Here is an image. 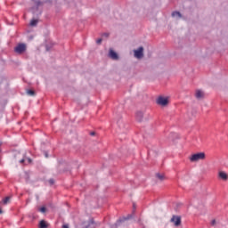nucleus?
<instances>
[{
    "mask_svg": "<svg viewBox=\"0 0 228 228\" xmlns=\"http://www.w3.org/2000/svg\"><path fill=\"white\" fill-rule=\"evenodd\" d=\"M102 39L99 38L98 40H96V44H102Z\"/></svg>",
    "mask_w": 228,
    "mask_h": 228,
    "instance_id": "nucleus-18",
    "label": "nucleus"
},
{
    "mask_svg": "<svg viewBox=\"0 0 228 228\" xmlns=\"http://www.w3.org/2000/svg\"><path fill=\"white\" fill-rule=\"evenodd\" d=\"M135 58H138V60L143 58V48L142 46L139 47L137 50L134 51Z\"/></svg>",
    "mask_w": 228,
    "mask_h": 228,
    "instance_id": "nucleus-5",
    "label": "nucleus"
},
{
    "mask_svg": "<svg viewBox=\"0 0 228 228\" xmlns=\"http://www.w3.org/2000/svg\"><path fill=\"white\" fill-rule=\"evenodd\" d=\"M206 159V153L204 152H198L195 154H192L190 157V161H191V163H197V161H202Z\"/></svg>",
    "mask_w": 228,
    "mask_h": 228,
    "instance_id": "nucleus-1",
    "label": "nucleus"
},
{
    "mask_svg": "<svg viewBox=\"0 0 228 228\" xmlns=\"http://www.w3.org/2000/svg\"><path fill=\"white\" fill-rule=\"evenodd\" d=\"M0 215H3V209L0 208Z\"/></svg>",
    "mask_w": 228,
    "mask_h": 228,
    "instance_id": "nucleus-25",
    "label": "nucleus"
},
{
    "mask_svg": "<svg viewBox=\"0 0 228 228\" xmlns=\"http://www.w3.org/2000/svg\"><path fill=\"white\" fill-rule=\"evenodd\" d=\"M49 183H50V184H54V180L50 179V180H49Z\"/></svg>",
    "mask_w": 228,
    "mask_h": 228,
    "instance_id": "nucleus-20",
    "label": "nucleus"
},
{
    "mask_svg": "<svg viewBox=\"0 0 228 228\" xmlns=\"http://www.w3.org/2000/svg\"><path fill=\"white\" fill-rule=\"evenodd\" d=\"M40 213H45L46 209L45 207H43L39 209Z\"/></svg>",
    "mask_w": 228,
    "mask_h": 228,
    "instance_id": "nucleus-16",
    "label": "nucleus"
},
{
    "mask_svg": "<svg viewBox=\"0 0 228 228\" xmlns=\"http://www.w3.org/2000/svg\"><path fill=\"white\" fill-rule=\"evenodd\" d=\"M91 135H92V136H94V135H95V132H92V133H91Z\"/></svg>",
    "mask_w": 228,
    "mask_h": 228,
    "instance_id": "nucleus-22",
    "label": "nucleus"
},
{
    "mask_svg": "<svg viewBox=\"0 0 228 228\" xmlns=\"http://www.w3.org/2000/svg\"><path fill=\"white\" fill-rule=\"evenodd\" d=\"M40 4H42V3H40V2H37V6H40Z\"/></svg>",
    "mask_w": 228,
    "mask_h": 228,
    "instance_id": "nucleus-24",
    "label": "nucleus"
},
{
    "mask_svg": "<svg viewBox=\"0 0 228 228\" xmlns=\"http://www.w3.org/2000/svg\"><path fill=\"white\" fill-rule=\"evenodd\" d=\"M28 163H31V159H28Z\"/></svg>",
    "mask_w": 228,
    "mask_h": 228,
    "instance_id": "nucleus-26",
    "label": "nucleus"
},
{
    "mask_svg": "<svg viewBox=\"0 0 228 228\" xmlns=\"http://www.w3.org/2000/svg\"><path fill=\"white\" fill-rule=\"evenodd\" d=\"M102 37H105L106 38H108V37H110V34H109V33H104V34L102 35Z\"/></svg>",
    "mask_w": 228,
    "mask_h": 228,
    "instance_id": "nucleus-19",
    "label": "nucleus"
},
{
    "mask_svg": "<svg viewBox=\"0 0 228 228\" xmlns=\"http://www.w3.org/2000/svg\"><path fill=\"white\" fill-rule=\"evenodd\" d=\"M211 225H213V226L216 225V220H215V219L212 220L211 221Z\"/></svg>",
    "mask_w": 228,
    "mask_h": 228,
    "instance_id": "nucleus-17",
    "label": "nucleus"
},
{
    "mask_svg": "<svg viewBox=\"0 0 228 228\" xmlns=\"http://www.w3.org/2000/svg\"><path fill=\"white\" fill-rule=\"evenodd\" d=\"M136 118L139 122H142V120H143V112L138 111L136 113Z\"/></svg>",
    "mask_w": 228,
    "mask_h": 228,
    "instance_id": "nucleus-9",
    "label": "nucleus"
},
{
    "mask_svg": "<svg viewBox=\"0 0 228 228\" xmlns=\"http://www.w3.org/2000/svg\"><path fill=\"white\" fill-rule=\"evenodd\" d=\"M27 46L25 44H19L15 48L14 51L17 53V54H22L23 53H26Z\"/></svg>",
    "mask_w": 228,
    "mask_h": 228,
    "instance_id": "nucleus-2",
    "label": "nucleus"
},
{
    "mask_svg": "<svg viewBox=\"0 0 228 228\" xmlns=\"http://www.w3.org/2000/svg\"><path fill=\"white\" fill-rule=\"evenodd\" d=\"M39 228H47V223H45L44 220L40 221Z\"/></svg>",
    "mask_w": 228,
    "mask_h": 228,
    "instance_id": "nucleus-10",
    "label": "nucleus"
},
{
    "mask_svg": "<svg viewBox=\"0 0 228 228\" xmlns=\"http://www.w3.org/2000/svg\"><path fill=\"white\" fill-rule=\"evenodd\" d=\"M28 95H35V91L33 90H28L27 91Z\"/></svg>",
    "mask_w": 228,
    "mask_h": 228,
    "instance_id": "nucleus-15",
    "label": "nucleus"
},
{
    "mask_svg": "<svg viewBox=\"0 0 228 228\" xmlns=\"http://www.w3.org/2000/svg\"><path fill=\"white\" fill-rule=\"evenodd\" d=\"M196 99H202L204 97V92L201 90H197L195 94Z\"/></svg>",
    "mask_w": 228,
    "mask_h": 228,
    "instance_id": "nucleus-8",
    "label": "nucleus"
},
{
    "mask_svg": "<svg viewBox=\"0 0 228 228\" xmlns=\"http://www.w3.org/2000/svg\"><path fill=\"white\" fill-rule=\"evenodd\" d=\"M62 228H69V225L63 224V225H62Z\"/></svg>",
    "mask_w": 228,
    "mask_h": 228,
    "instance_id": "nucleus-21",
    "label": "nucleus"
},
{
    "mask_svg": "<svg viewBox=\"0 0 228 228\" xmlns=\"http://www.w3.org/2000/svg\"><path fill=\"white\" fill-rule=\"evenodd\" d=\"M172 17H179V18H181L182 15H181V12H172Z\"/></svg>",
    "mask_w": 228,
    "mask_h": 228,
    "instance_id": "nucleus-11",
    "label": "nucleus"
},
{
    "mask_svg": "<svg viewBox=\"0 0 228 228\" xmlns=\"http://www.w3.org/2000/svg\"><path fill=\"white\" fill-rule=\"evenodd\" d=\"M218 177H219V179H221V181H227L228 180V175H227V173H225L224 171H220L218 173Z\"/></svg>",
    "mask_w": 228,
    "mask_h": 228,
    "instance_id": "nucleus-6",
    "label": "nucleus"
},
{
    "mask_svg": "<svg viewBox=\"0 0 228 228\" xmlns=\"http://www.w3.org/2000/svg\"><path fill=\"white\" fill-rule=\"evenodd\" d=\"M38 24V20H31L30 26H37Z\"/></svg>",
    "mask_w": 228,
    "mask_h": 228,
    "instance_id": "nucleus-13",
    "label": "nucleus"
},
{
    "mask_svg": "<svg viewBox=\"0 0 228 228\" xmlns=\"http://www.w3.org/2000/svg\"><path fill=\"white\" fill-rule=\"evenodd\" d=\"M134 209H136V205L134 204Z\"/></svg>",
    "mask_w": 228,
    "mask_h": 228,
    "instance_id": "nucleus-27",
    "label": "nucleus"
},
{
    "mask_svg": "<svg viewBox=\"0 0 228 228\" xmlns=\"http://www.w3.org/2000/svg\"><path fill=\"white\" fill-rule=\"evenodd\" d=\"M171 224L175 225V227H180L182 221H181V216H173L172 218L170 219Z\"/></svg>",
    "mask_w": 228,
    "mask_h": 228,
    "instance_id": "nucleus-3",
    "label": "nucleus"
},
{
    "mask_svg": "<svg viewBox=\"0 0 228 228\" xmlns=\"http://www.w3.org/2000/svg\"><path fill=\"white\" fill-rule=\"evenodd\" d=\"M157 104L159 106H167L168 104V98L160 96L157 99Z\"/></svg>",
    "mask_w": 228,
    "mask_h": 228,
    "instance_id": "nucleus-4",
    "label": "nucleus"
},
{
    "mask_svg": "<svg viewBox=\"0 0 228 228\" xmlns=\"http://www.w3.org/2000/svg\"><path fill=\"white\" fill-rule=\"evenodd\" d=\"M10 202V197H6L5 199L3 200V204L6 205Z\"/></svg>",
    "mask_w": 228,
    "mask_h": 228,
    "instance_id": "nucleus-14",
    "label": "nucleus"
},
{
    "mask_svg": "<svg viewBox=\"0 0 228 228\" xmlns=\"http://www.w3.org/2000/svg\"><path fill=\"white\" fill-rule=\"evenodd\" d=\"M25 159H22L21 160H20V163H24Z\"/></svg>",
    "mask_w": 228,
    "mask_h": 228,
    "instance_id": "nucleus-23",
    "label": "nucleus"
},
{
    "mask_svg": "<svg viewBox=\"0 0 228 228\" xmlns=\"http://www.w3.org/2000/svg\"><path fill=\"white\" fill-rule=\"evenodd\" d=\"M156 177H158L159 181H163V179H165V175L161 174H157Z\"/></svg>",
    "mask_w": 228,
    "mask_h": 228,
    "instance_id": "nucleus-12",
    "label": "nucleus"
},
{
    "mask_svg": "<svg viewBox=\"0 0 228 228\" xmlns=\"http://www.w3.org/2000/svg\"><path fill=\"white\" fill-rule=\"evenodd\" d=\"M109 56L111 58V60H118V54H117V53H115V51L112 49L110 50Z\"/></svg>",
    "mask_w": 228,
    "mask_h": 228,
    "instance_id": "nucleus-7",
    "label": "nucleus"
}]
</instances>
